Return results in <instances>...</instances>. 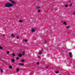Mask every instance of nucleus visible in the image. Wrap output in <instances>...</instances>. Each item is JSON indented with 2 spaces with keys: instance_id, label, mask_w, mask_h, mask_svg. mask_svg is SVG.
Returning <instances> with one entry per match:
<instances>
[{
  "instance_id": "1",
  "label": "nucleus",
  "mask_w": 75,
  "mask_h": 75,
  "mask_svg": "<svg viewBox=\"0 0 75 75\" xmlns=\"http://www.w3.org/2000/svg\"><path fill=\"white\" fill-rule=\"evenodd\" d=\"M13 4L10 3H6L5 5V7H13Z\"/></svg>"
},
{
  "instance_id": "2",
  "label": "nucleus",
  "mask_w": 75,
  "mask_h": 75,
  "mask_svg": "<svg viewBox=\"0 0 75 75\" xmlns=\"http://www.w3.org/2000/svg\"><path fill=\"white\" fill-rule=\"evenodd\" d=\"M69 56L71 58H72V53L69 52Z\"/></svg>"
},
{
  "instance_id": "3",
  "label": "nucleus",
  "mask_w": 75,
  "mask_h": 75,
  "mask_svg": "<svg viewBox=\"0 0 75 75\" xmlns=\"http://www.w3.org/2000/svg\"><path fill=\"white\" fill-rule=\"evenodd\" d=\"M18 56L19 57H22V54H21V53H19L18 54Z\"/></svg>"
},
{
  "instance_id": "4",
  "label": "nucleus",
  "mask_w": 75,
  "mask_h": 75,
  "mask_svg": "<svg viewBox=\"0 0 75 75\" xmlns=\"http://www.w3.org/2000/svg\"><path fill=\"white\" fill-rule=\"evenodd\" d=\"M12 4H16V2H15V1H12V2H11Z\"/></svg>"
},
{
  "instance_id": "5",
  "label": "nucleus",
  "mask_w": 75,
  "mask_h": 75,
  "mask_svg": "<svg viewBox=\"0 0 75 75\" xmlns=\"http://www.w3.org/2000/svg\"><path fill=\"white\" fill-rule=\"evenodd\" d=\"M36 8H37V9H39L40 8V6H36Z\"/></svg>"
},
{
  "instance_id": "6",
  "label": "nucleus",
  "mask_w": 75,
  "mask_h": 75,
  "mask_svg": "<svg viewBox=\"0 0 75 75\" xmlns=\"http://www.w3.org/2000/svg\"><path fill=\"white\" fill-rule=\"evenodd\" d=\"M31 30L32 32H34V31H35V29H34V28H32Z\"/></svg>"
},
{
  "instance_id": "7",
  "label": "nucleus",
  "mask_w": 75,
  "mask_h": 75,
  "mask_svg": "<svg viewBox=\"0 0 75 75\" xmlns=\"http://www.w3.org/2000/svg\"><path fill=\"white\" fill-rule=\"evenodd\" d=\"M11 62H14L15 61V59H12L11 60Z\"/></svg>"
},
{
  "instance_id": "8",
  "label": "nucleus",
  "mask_w": 75,
  "mask_h": 75,
  "mask_svg": "<svg viewBox=\"0 0 75 75\" xmlns=\"http://www.w3.org/2000/svg\"><path fill=\"white\" fill-rule=\"evenodd\" d=\"M9 67L10 69H12V68H13V67H12L11 65L9 66Z\"/></svg>"
},
{
  "instance_id": "9",
  "label": "nucleus",
  "mask_w": 75,
  "mask_h": 75,
  "mask_svg": "<svg viewBox=\"0 0 75 75\" xmlns=\"http://www.w3.org/2000/svg\"><path fill=\"white\" fill-rule=\"evenodd\" d=\"M19 70H20V69L18 68H17L16 69V71H17V72H18L19 71Z\"/></svg>"
},
{
  "instance_id": "10",
  "label": "nucleus",
  "mask_w": 75,
  "mask_h": 75,
  "mask_svg": "<svg viewBox=\"0 0 75 75\" xmlns=\"http://www.w3.org/2000/svg\"><path fill=\"white\" fill-rule=\"evenodd\" d=\"M63 24H65V25H67V23H66V22H63Z\"/></svg>"
},
{
  "instance_id": "11",
  "label": "nucleus",
  "mask_w": 75,
  "mask_h": 75,
  "mask_svg": "<svg viewBox=\"0 0 75 75\" xmlns=\"http://www.w3.org/2000/svg\"><path fill=\"white\" fill-rule=\"evenodd\" d=\"M19 65H22V66H23L24 65V64H21V63H19Z\"/></svg>"
},
{
  "instance_id": "12",
  "label": "nucleus",
  "mask_w": 75,
  "mask_h": 75,
  "mask_svg": "<svg viewBox=\"0 0 75 75\" xmlns=\"http://www.w3.org/2000/svg\"><path fill=\"white\" fill-rule=\"evenodd\" d=\"M69 27H70V26H67L66 27V28H67V29H69Z\"/></svg>"
},
{
  "instance_id": "13",
  "label": "nucleus",
  "mask_w": 75,
  "mask_h": 75,
  "mask_svg": "<svg viewBox=\"0 0 75 75\" xmlns=\"http://www.w3.org/2000/svg\"><path fill=\"white\" fill-rule=\"evenodd\" d=\"M12 55H13V57H14V56H15V54H14V53H12Z\"/></svg>"
},
{
  "instance_id": "14",
  "label": "nucleus",
  "mask_w": 75,
  "mask_h": 75,
  "mask_svg": "<svg viewBox=\"0 0 75 75\" xmlns=\"http://www.w3.org/2000/svg\"><path fill=\"white\" fill-rule=\"evenodd\" d=\"M0 49L1 50H2V49H3V47H2L1 46H0Z\"/></svg>"
},
{
  "instance_id": "15",
  "label": "nucleus",
  "mask_w": 75,
  "mask_h": 75,
  "mask_svg": "<svg viewBox=\"0 0 75 75\" xmlns=\"http://www.w3.org/2000/svg\"><path fill=\"white\" fill-rule=\"evenodd\" d=\"M42 52H40L39 53V55H41V54H42Z\"/></svg>"
},
{
  "instance_id": "16",
  "label": "nucleus",
  "mask_w": 75,
  "mask_h": 75,
  "mask_svg": "<svg viewBox=\"0 0 75 75\" xmlns=\"http://www.w3.org/2000/svg\"><path fill=\"white\" fill-rule=\"evenodd\" d=\"M24 60H23V59H22L21 61V62H24Z\"/></svg>"
},
{
  "instance_id": "17",
  "label": "nucleus",
  "mask_w": 75,
  "mask_h": 75,
  "mask_svg": "<svg viewBox=\"0 0 75 75\" xmlns=\"http://www.w3.org/2000/svg\"><path fill=\"white\" fill-rule=\"evenodd\" d=\"M56 74H59V72L58 71H56L55 72Z\"/></svg>"
},
{
  "instance_id": "18",
  "label": "nucleus",
  "mask_w": 75,
  "mask_h": 75,
  "mask_svg": "<svg viewBox=\"0 0 75 75\" xmlns=\"http://www.w3.org/2000/svg\"><path fill=\"white\" fill-rule=\"evenodd\" d=\"M19 57H16V59L17 60H18V59H19Z\"/></svg>"
},
{
  "instance_id": "19",
  "label": "nucleus",
  "mask_w": 75,
  "mask_h": 75,
  "mask_svg": "<svg viewBox=\"0 0 75 75\" xmlns=\"http://www.w3.org/2000/svg\"><path fill=\"white\" fill-rule=\"evenodd\" d=\"M65 7H68V5H67V4H66V5H65Z\"/></svg>"
},
{
  "instance_id": "20",
  "label": "nucleus",
  "mask_w": 75,
  "mask_h": 75,
  "mask_svg": "<svg viewBox=\"0 0 75 75\" xmlns=\"http://www.w3.org/2000/svg\"><path fill=\"white\" fill-rule=\"evenodd\" d=\"M38 11L39 13H40V12H41V10L39 9Z\"/></svg>"
},
{
  "instance_id": "21",
  "label": "nucleus",
  "mask_w": 75,
  "mask_h": 75,
  "mask_svg": "<svg viewBox=\"0 0 75 75\" xmlns=\"http://www.w3.org/2000/svg\"><path fill=\"white\" fill-rule=\"evenodd\" d=\"M19 22L20 23H22V22H23V21H22V20H20L19 21Z\"/></svg>"
},
{
  "instance_id": "22",
  "label": "nucleus",
  "mask_w": 75,
  "mask_h": 75,
  "mask_svg": "<svg viewBox=\"0 0 75 75\" xmlns=\"http://www.w3.org/2000/svg\"><path fill=\"white\" fill-rule=\"evenodd\" d=\"M12 36L14 38V35L13 34L12 35Z\"/></svg>"
},
{
  "instance_id": "23",
  "label": "nucleus",
  "mask_w": 75,
  "mask_h": 75,
  "mask_svg": "<svg viewBox=\"0 0 75 75\" xmlns=\"http://www.w3.org/2000/svg\"><path fill=\"white\" fill-rule=\"evenodd\" d=\"M1 72H2V73L3 72V70L1 69Z\"/></svg>"
},
{
  "instance_id": "24",
  "label": "nucleus",
  "mask_w": 75,
  "mask_h": 75,
  "mask_svg": "<svg viewBox=\"0 0 75 75\" xmlns=\"http://www.w3.org/2000/svg\"><path fill=\"white\" fill-rule=\"evenodd\" d=\"M72 4L71 3V4L69 6L70 7H71V6H72Z\"/></svg>"
},
{
  "instance_id": "25",
  "label": "nucleus",
  "mask_w": 75,
  "mask_h": 75,
  "mask_svg": "<svg viewBox=\"0 0 75 75\" xmlns=\"http://www.w3.org/2000/svg\"><path fill=\"white\" fill-rule=\"evenodd\" d=\"M25 53V52H24L22 53V55H24V53Z\"/></svg>"
},
{
  "instance_id": "26",
  "label": "nucleus",
  "mask_w": 75,
  "mask_h": 75,
  "mask_svg": "<svg viewBox=\"0 0 75 75\" xmlns=\"http://www.w3.org/2000/svg\"><path fill=\"white\" fill-rule=\"evenodd\" d=\"M10 53V52L8 51H7V54H9Z\"/></svg>"
},
{
  "instance_id": "27",
  "label": "nucleus",
  "mask_w": 75,
  "mask_h": 75,
  "mask_svg": "<svg viewBox=\"0 0 75 75\" xmlns=\"http://www.w3.org/2000/svg\"><path fill=\"white\" fill-rule=\"evenodd\" d=\"M38 58H39V59H41V58H40V56H38Z\"/></svg>"
},
{
  "instance_id": "28",
  "label": "nucleus",
  "mask_w": 75,
  "mask_h": 75,
  "mask_svg": "<svg viewBox=\"0 0 75 75\" xmlns=\"http://www.w3.org/2000/svg\"><path fill=\"white\" fill-rule=\"evenodd\" d=\"M16 38L17 39H18V38H19V37H18V36H17Z\"/></svg>"
},
{
  "instance_id": "29",
  "label": "nucleus",
  "mask_w": 75,
  "mask_h": 75,
  "mask_svg": "<svg viewBox=\"0 0 75 75\" xmlns=\"http://www.w3.org/2000/svg\"><path fill=\"white\" fill-rule=\"evenodd\" d=\"M44 42H45V43H46V42H47V41H46V40H44Z\"/></svg>"
},
{
  "instance_id": "30",
  "label": "nucleus",
  "mask_w": 75,
  "mask_h": 75,
  "mask_svg": "<svg viewBox=\"0 0 75 75\" xmlns=\"http://www.w3.org/2000/svg\"><path fill=\"white\" fill-rule=\"evenodd\" d=\"M25 42H27V40H25Z\"/></svg>"
},
{
  "instance_id": "31",
  "label": "nucleus",
  "mask_w": 75,
  "mask_h": 75,
  "mask_svg": "<svg viewBox=\"0 0 75 75\" xmlns=\"http://www.w3.org/2000/svg\"><path fill=\"white\" fill-rule=\"evenodd\" d=\"M9 0V1H10V2H12V0Z\"/></svg>"
},
{
  "instance_id": "32",
  "label": "nucleus",
  "mask_w": 75,
  "mask_h": 75,
  "mask_svg": "<svg viewBox=\"0 0 75 75\" xmlns=\"http://www.w3.org/2000/svg\"><path fill=\"white\" fill-rule=\"evenodd\" d=\"M37 65H39V62H38L37 63Z\"/></svg>"
},
{
  "instance_id": "33",
  "label": "nucleus",
  "mask_w": 75,
  "mask_h": 75,
  "mask_svg": "<svg viewBox=\"0 0 75 75\" xmlns=\"http://www.w3.org/2000/svg\"><path fill=\"white\" fill-rule=\"evenodd\" d=\"M48 68H49V67L47 66V67H46V69H48Z\"/></svg>"
},
{
  "instance_id": "34",
  "label": "nucleus",
  "mask_w": 75,
  "mask_h": 75,
  "mask_svg": "<svg viewBox=\"0 0 75 75\" xmlns=\"http://www.w3.org/2000/svg\"><path fill=\"white\" fill-rule=\"evenodd\" d=\"M73 14H75V12H74V13H73Z\"/></svg>"
},
{
  "instance_id": "35",
  "label": "nucleus",
  "mask_w": 75,
  "mask_h": 75,
  "mask_svg": "<svg viewBox=\"0 0 75 75\" xmlns=\"http://www.w3.org/2000/svg\"><path fill=\"white\" fill-rule=\"evenodd\" d=\"M42 50H43V49L42 48Z\"/></svg>"
},
{
  "instance_id": "36",
  "label": "nucleus",
  "mask_w": 75,
  "mask_h": 75,
  "mask_svg": "<svg viewBox=\"0 0 75 75\" xmlns=\"http://www.w3.org/2000/svg\"><path fill=\"white\" fill-rule=\"evenodd\" d=\"M69 2H71V1H69Z\"/></svg>"
},
{
  "instance_id": "37",
  "label": "nucleus",
  "mask_w": 75,
  "mask_h": 75,
  "mask_svg": "<svg viewBox=\"0 0 75 75\" xmlns=\"http://www.w3.org/2000/svg\"><path fill=\"white\" fill-rule=\"evenodd\" d=\"M23 41H24V39L23 40Z\"/></svg>"
},
{
  "instance_id": "38",
  "label": "nucleus",
  "mask_w": 75,
  "mask_h": 75,
  "mask_svg": "<svg viewBox=\"0 0 75 75\" xmlns=\"http://www.w3.org/2000/svg\"><path fill=\"white\" fill-rule=\"evenodd\" d=\"M38 0V1L39 0Z\"/></svg>"
}]
</instances>
